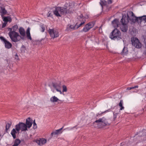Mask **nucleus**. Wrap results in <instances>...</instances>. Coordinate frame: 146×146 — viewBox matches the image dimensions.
Here are the masks:
<instances>
[{
  "mask_svg": "<svg viewBox=\"0 0 146 146\" xmlns=\"http://www.w3.org/2000/svg\"><path fill=\"white\" fill-rule=\"evenodd\" d=\"M18 28L17 25H15L11 28H8L9 31L8 35L11 41L14 42H17L21 39V36L19 33L16 32Z\"/></svg>",
  "mask_w": 146,
  "mask_h": 146,
  "instance_id": "f257e3e1",
  "label": "nucleus"
},
{
  "mask_svg": "<svg viewBox=\"0 0 146 146\" xmlns=\"http://www.w3.org/2000/svg\"><path fill=\"white\" fill-rule=\"evenodd\" d=\"M72 7L69 6L66 8L57 7L53 11L54 14L56 16L61 17L62 15L70 13L72 11Z\"/></svg>",
  "mask_w": 146,
  "mask_h": 146,
  "instance_id": "f03ea898",
  "label": "nucleus"
},
{
  "mask_svg": "<svg viewBox=\"0 0 146 146\" xmlns=\"http://www.w3.org/2000/svg\"><path fill=\"white\" fill-rule=\"evenodd\" d=\"M107 123L108 122L106 119L104 117H103L95 121L93 123V125L96 127L101 128L105 126Z\"/></svg>",
  "mask_w": 146,
  "mask_h": 146,
  "instance_id": "7ed1b4c3",
  "label": "nucleus"
},
{
  "mask_svg": "<svg viewBox=\"0 0 146 146\" xmlns=\"http://www.w3.org/2000/svg\"><path fill=\"white\" fill-rule=\"evenodd\" d=\"M110 37L114 40H119L121 39V33L117 29H115L110 33Z\"/></svg>",
  "mask_w": 146,
  "mask_h": 146,
  "instance_id": "20e7f679",
  "label": "nucleus"
},
{
  "mask_svg": "<svg viewBox=\"0 0 146 146\" xmlns=\"http://www.w3.org/2000/svg\"><path fill=\"white\" fill-rule=\"evenodd\" d=\"M61 89V86L60 84L53 83L51 87V90L53 93H55L56 90L57 92H59L61 94L64 95V94L62 93Z\"/></svg>",
  "mask_w": 146,
  "mask_h": 146,
  "instance_id": "39448f33",
  "label": "nucleus"
},
{
  "mask_svg": "<svg viewBox=\"0 0 146 146\" xmlns=\"http://www.w3.org/2000/svg\"><path fill=\"white\" fill-rule=\"evenodd\" d=\"M86 21L85 17H84L81 14L77 17V23H76L77 28H78L84 24Z\"/></svg>",
  "mask_w": 146,
  "mask_h": 146,
  "instance_id": "423d86ee",
  "label": "nucleus"
},
{
  "mask_svg": "<svg viewBox=\"0 0 146 146\" xmlns=\"http://www.w3.org/2000/svg\"><path fill=\"white\" fill-rule=\"evenodd\" d=\"M86 43L91 44L95 45L99 43V40L98 38L96 37L94 35H92L88 37Z\"/></svg>",
  "mask_w": 146,
  "mask_h": 146,
  "instance_id": "0eeeda50",
  "label": "nucleus"
},
{
  "mask_svg": "<svg viewBox=\"0 0 146 146\" xmlns=\"http://www.w3.org/2000/svg\"><path fill=\"white\" fill-rule=\"evenodd\" d=\"M16 129L18 131H19L20 130L21 131L27 130V128L26 125L24 123L20 122L15 125Z\"/></svg>",
  "mask_w": 146,
  "mask_h": 146,
  "instance_id": "6e6552de",
  "label": "nucleus"
},
{
  "mask_svg": "<svg viewBox=\"0 0 146 146\" xmlns=\"http://www.w3.org/2000/svg\"><path fill=\"white\" fill-rule=\"evenodd\" d=\"M127 14L128 17L131 23H135L136 22L137 23L138 17H136L133 12L131 11H129L127 12Z\"/></svg>",
  "mask_w": 146,
  "mask_h": 146,
  "instance_id": "1a4fd4ad",
  "label": "nucleus"
},
{
  "mask_svg": "<svg viewBox=\"0 0 146 146\" xmlns=\"http://www.w3.org/2000/svg\"><path fill=\"white\" fill-rule=\"evenodd\" d=\"M132 45L137 48H141L142 46L141 43L136 38L133 37L131 39Z\"/></svg>",
  "mask_w": 146,
  "mask_h": 146,
  "instance_id": "9d476101",
  "label": "nucleus"
},
{
  "mask_svg": "<svg viewBox=\"0 0 146 146\" xmlns=\"http://www.w3.org/2000/svg\"><path fill=\"white\" fill-rule=\"evenodd\" d=\"M48 32L51 37L53 38H56L59 36L58 31L56 29H49Z\"/></svg>",
  "mask_w": 146,
  "mask_h": 146,
  "instance_id": "9b49d317",
  "label": "nucleus"
},
{
  "mask_svg": "<svg viewBox=\"0 0 146 146\" xmlns=\"http://www.w3.org/2000/svg\"><path fill=\"white\" fill-rule=\"evenodd\" d=\"M94 25V24L93 23H89L84 27L83 29V31L84 32H87L92 28Z\"/></svg>",
  "mask_w": 146,
  "mask_h": 146,
  "instance_id": "f8f14e48",
  "label": "nucleus"
},
{
  "mask_svg": "<svg viewBox=\"0 0 146 146\" xmlns=\"http://www.w3.org/2000/svg\"><path fill=\"white\" fill-rule=\"evenodd\" d=\"M129 19L127 14L126 15H123L122 18L121 20V24L128 25L129 22Z\"/></svg>",
  "mask_w": 146,
  "mask_h": 146,
  "instance_id": "ddd939ff",
  "label": "nucleus"
},
{
  "mask_svg": "<svg viewBox=\"0 0 146 146\" xmlns=\"http://www.w3.org/2000/svg\"><path fill=\"white\" fill-rule=\"evenodd\" d=\"M77 26L76 24L75 25H74L68 24L67 25L66 30L67 31H71L77 29Z\"/></svg>",
  "mask_w": 146,
  "mask_h": 146,
  "instance_id": "4468645a",
  "label": "nucleus"
},
{
  "mask_svg": "<svg viewBox=\"0 0 146 146\" xmlns=\"http://www.w3.org/2000/svg\"><path fill=\"white\" fill-rule=\"evenodd\" d=\"M46 142V139L44 138L40 139L36 141V142L40 145H42L45 144Z\"/></svg>",
  "mask_w": 146,
  "mask_h": 146,
  "instance_id": "2eb2a0df",
  "label": "nucleus"
},
{
  "mask_svg": "<svg viewBox=\"0 0 146 146\" xmlns=\"http://www.w3.org/2000/svg\"><path fill=\"white\" fill-rule=\"evenodd\" d=\"M111 24L112 26L115 29H116V28L117 27H120V25L119 24V20L117 19H115L112 21Z\"/></svg>",
  "mask_w": 146,
  "mask_h": 146,
  "instance_id": "dca6fc26",
  "label": "nucleus"
},
{
  "mask_svg": "<svg viewBox=\"0 0 146 146\" xmlns=\"http://www.w3.org/2000/svg\"><path fill=\"white\" fill-rule=\"evenodd\" d=\"M33 121L32 119L30 117H28L26 119L25 124L27 128H29L31 127L33 123Z\"/></svg>",
  "mask_w": 146,
  "mask_h": 146,
  "instance_id": "f3484780",
  "label": "nucleus"
},
{
  "mask_svg": "<svg viewBox=\"0 0 146 146\" xmlns=\"http://www.w3.org/2000/svg\"><path fill=\"white\" fill-rule=\"evenodd\" d=\"M19 32L20 35V36H21V39H23V37L25 35V32L24 29L22 27H20L19 29Z\"/></svg>",
  "mask_w": 146,
  "mask_h": 146,
  "instance_id": "a211bd4d",
  "label": "nucleus"
},
{
  "mask_svg": "<svg viewBox=\"0 0 146 146\" xmlns=\"http://www.w3.org/2000/svg\"><path fill=\"white\" fill-rule=\"evenodd\" d=\"M120 28L123 32H126L128 28V25L121 24L120 26Z\"/></svg>",
  "mask_w": 146,
  "mask_h": 146,
  "instance_id": "6ab92c4d",
  "label": "nucleus"
},
{
  "mask_svg": "<svg viewBox=\"0 0 146 146\" xmlns=\"http://www.w3.org/2000/svg\"><path fill=\"white\" fill-rule=\"evenodd\" d=\"M142 22L145 23L146 22V15H143L138 17L137 23H141Z\"/></svg>",
  "mask_w": 146,
  "mask_h": 146,
  "instance_id": "aec40b11",
  "label": "nucleus"
},
{
  "mask_svg": "<svg viewBox=\"0 0 146 146\" xmlns=\"http://www.w3.org/2000/svg\"><path fill=\"white\" fill-rule=\"evenodd\" d=\"M7 13V11L3 7L2 5L0 3V15L2 16L3 15L6 14Z\"/></svg>",
  "mask_w": 146,
  "mask_h": 146,
  "instance_id": "412c9836",
  "label": "nucleus"
},
{
  "mask_svg": "<svg viewBox=\"0 0 146 146\" xmlns=\"http://www.w3.org/2000/svg\"><path fill=\"white\" fill-rule=\"evenodd\" d=\"M19 131H18L15 129H13L11 131V134L14 139L16 138V135L17 134H19Z\"/></svg>",
  "mask_w": 146,
  "mask_h": 146,
  "instance_id": "4be33fe9",
  "label": "nucleus"
},
{
  "mask_svg": "<svg viewBox=\"0 0 146 146\" xmlns=\"http://www.w3.org/2000/svg\"><path fill=\"white\" fill-rule=\"evenodd\" d=\"M50 101L51 103H55L57 102L58 101H60V100L55 96H52L50 99Z\"/></svg>",
  "mask_w": 146,
  "mask_h": 146,
  "instance_id": "5701e85b",
  "label": "nucleus"
},
{
  "mask_svg": "<svg viewBox=\"0 0 146 146\" xmlns=\"http://www.w3.org/2000/svg\"><path fill=\"white\" fill-rule=\"evenodd\" d=\"M63 127H62L59 129L55 130L54 131L52 132L51 133L52 136L53 135H58L62 133V132L61 131Z\"/></svg>",
  "mask_w": 146,
  "mask_h": 146,
  "instance_id": "b1692460",
  "label": "nucleus"
},
{
  "mask_svg": "<svg viewBox=\"0 0 146 146\" xmlns=\"http://www.w3.org/2000/svg\"><path fill=\"white\" fill-rule=\"evenodd\" d=\"M30 28L28 27L26 31L27 36L28 39H29L30 40H32V38L30 33Z\"/></svg>",
  "mask_w": 146,
  "mask_h": 146,
  "instance_id": "393cba45",
  "label": "nucleus"
},
{
  "mask_svg": "<svg viewBox=\"0 0 146 146\" xmlns=\"http://www.w3.org/2000/svg\"><path fill=\"white\" fill-rule=\"evenodd\" d=\"M4 43L5 44V47L6 48L9 49L11 48L12 45L11 43L7 41L4 42Z\"/></svg>",
  "mask_w": 146,
  "mask_h": 146,
  "instance_id": "a878e982",
  "label": "nucleus"
},
{
  "mask_svg": "<svg viewBox=\"0 0 146 146\" xmlns=\"http://www.w3.org/2000/svg\"><path fill=\"white\" fill-rule=\"evenodd\" d=\"M11 20L12 19L9 16L4 17L3 18V21L4 22H7V23L8 22H11Z\"/></svg>",
  "mask_w": 146,
  "mask_h": 146,
  "instance_id": "bb28decb",
  "label": "nucleus"
},
{
  "mask_svg": "<svg viewBox=\"0 0 146 146\" xmlns=\"http://www.w3.org/2000/svg\"><path fill=\"white\" fill-rule=\"evenodd\" d=\"M123 102L122 100H121L119 104V106L120 107V110H122L124 109V107L123 106Z\"/></svg>",
  "mask_w": 146,
  "mask_h": 146,
  "instance_id": "cd10ccee",
  "label": "nucleus"
},
{
  "mask_svg": "<svg viewBox=\"0 0 146 146\" xmlns=\"http://www.w3.org/2000/svg\"><path fill=\"white\" fill-rule=\"evenodd\" d=\"M127 53L128 50L127 49V48L124 47L123 50L122 52H121V54L123 55H125L127 54Z\"/></svg>",
  "mask_w": 146,
  "mask_h": 146,
  "instance_id": "c85d7f7f",
  "label": "nucleus"
},
{
  "mask_svg": "<svg viewBox=\"0 0 146 146\" xmlns=\"http://www.w3.org/2000/svg\"><path fill=\"white\" fill-rule=\"evenodd\" d=\"M21 143L20 140L19 139H16L15 140L14 145L16 146H18V145L20 144Z\"/></svg>",
  "mask_w": 146,
  "mask_h": 146,
  "instance_id": "c756f323",
  "label": "nucleus"
},
{
  "mask_svg": "<svg viewBox=\"0 0 146 146\" xmlns=\"http://www.w3.org/2000/svg\"><path fill=\"white\" fill-rule=\"evenodd\" d=\"M100 4L102 7V9L103 8V6L106 5V2L105 0H100Z\"/></svg>",
  "mask_w": 146,
  "mask_h": 146,
  "instance_id": "7c9ffc66",
  "label": "nucleus"
},
{
  "mask_svg": "<svg viewBox=\"0 0 146 146\" xmlns=\"http://www.w3.org/2000/svg\"><path fill=\"white\" fill-rule=\"evenodd\" d=\"M63 90L62 92V93H63L64 92H66L67 91V89L66 87L64 85H63L62 86Z\"/></svg>",
  "mask_w": 146,
  "mask_h": 146,
  "instance_id": "2f4dec72",
  "label": "nucleus"
},
{
  "mask_svg": "<svg viewBox=\"0 0 146 146\" xmlns=\"http://www.w3.org/2000/svg\"><path fill=\"white\" fill-rule=\"evenodd\" d=\"M33 128L34 129H36L37 128V125L36 124L35 120H34L33 121Z\"/></svg>",
  "mask_w": 146,
  "mask_h": 146,
  "instance_id": "473e14b6",
  "label": "nucleus"
},
{
  "mask_svg": "<svg viewBox=\"0 0 146 146\" xmlns=\"http://www.w3.org/2000/svg\"><path fill=\"white\" fill-rule=\"evenodd\" d=\"M40 27L41 28V31L43 32L45 30V27L44 25H40Z\"/></svg>",
  "mask_w": 146,
  "mask_h": 146,
  "instance_id": "72a5a7b5",
  "label": "nucleus"
},
{
  "mask_svg": "<svg viewBox=\"0 0 146 146\" xmlns=\"http://www.w3.org/2000/svg\"><path fill=\"white\" fill-rule=\"evenodd\" d=\"M11 125L10 124L8 123H7L6 124V128L7 130L10 127Z\"/></svg>",
  "mask_w": 146,
  "mask_h": 146,
  "instance_id": "f704fd0d",
  "label": "nucleus"
},
{
  "mask_svg": "<svg viewBox=\"0 0 146 146\" xmlns=\"http://www.w3.org/2000/svg\"><path fill=\"white\" fill-rule=\"evenodd\" d=\"M0 39L4 43L7 40L3 36H1L0 37Z\"/></svg>",
  "mask_w": 146,
  "mask_h": 146,
  "instance_id": "c9c22d12",
  "label": "nucleus"
},
{
  "mask_svg": "<svg viewBox=\"0 0 146 146\" xmlns=\"http://www.w3.org/2000/svg\"><path fill=\"white\" fill-rule=\"evenodd\" d=\"M138 86H135L134 87H130V88H127V90H130L132 89L138 88Z\"/></svg>",
  "mask_w": 146,
  "mask_h": 146,
  "instance_id": "e433bc0d",
  "label": "nucleus"
},
{
  "mask_svg": "<svg viewBox=\"0 0 146 146\" xmlns=\"http://www.w3.org/2000/svg\"><path fill=\"white\" fill-rule=\"evenodd\" d=\"M76 126H74L73 127H68L66 128L67 129H68L69 130H73L74 128H76V129H77V128H76Z\"/></svg>",
  "mask_w": 146,
  "mask_h": 146,
  "instance_id": "4c0bfd02",
  "label": "nucleus"
},
{
  "mask_svg": "<svg viewBox=\"0 0 146 146\" xmlns=\"http://www.w3.org/2000/svg\"><path fill=\"white\" fill-rule=\"evenodd\" d=\"M7 23V22H4V23H3V24L2 25V28H4L5 27V26H6Z\"/></svg>",
  "mask_w": 146,
  "mask_h": 146,
  "instance_id": "58836bf2",
  "label": "nucleus"
},
{
  "mask_svg": "<svg viewBox=\"0 0 146 146\" xmlns=\"http://www.w3.org/2000/svg\"><path fill=\"white\" fill-rule=\"evenodd\" d=\"M51 12L49 11L48 12V17H50L51 16Z\"/></svg>",
  "mask_w": 146,
  "mask_h": 146,
  "instance_id": "ea45409f",
  "label": "nucleus"
},
{
  "mask_svg": "<svg viewBox=\"0 0 146 146\" xmlns=\"http://www.w3.org/2000/svg\"><path fill=\"white\" fill-rule=\"evenodd\" d=\"M112 3L111 0H108V4H111Z\"/></svg>",
  "mask_w": 146,
  "mask_h": 146,
  "instance_id": "a19ab883",
  "label": "nucleus"
},
{
  "mask_svg": "<svg viewBox=\"0 0 146 146\" xmlns=\"http://www.w3.org/2000/svg\"><path fill=\"white\" fill-rule=\"evenodd\" d=\"M144 140H146V134L144 135Z\"/></svg>",
  "mask_w": 146,
  "mask_h": 146,
  "instance_id": "79ce46f5",
  "label": "nucleus"
},
{
  "mask_svg": "<svg viewBox=\"0 0 146 146\" xmlns=\"http://www.w3.org/2000/svg\"><path fill=\"white\" fill-rule=\"evenodd\" d=\"M143 54L145 55H146V52H143Z\"/></svg>",
  "mask_w": 146,
  "mask_h": 146,
  "instance_id": "37998d69",
  "label": "nucleus"
},
{
  "mask_svg": "<svg viewBox=\"0 0 146 146\" xmlns=\"http://www.w3.org/2000/svg\"><path fill=\"white\" fill-rule=\"evenodd\" d=\"M107 111H108V110H107V111H105L103 113H106V112Z\"/></svg>",
  "mask_w": 146,
  "mask_h": 146,
  "instance_id": "c03bdc74",
  "label": "nucleus"
},
{
  "mask_svg": "<svg viewBox=\"0 0 146 146\" xmlns=\"http://www.w3.org/2000/svg\"><path fill=\"white\" fill-rule=\"evenodd\" d=\"M145 48H146V42H145Z\"/></svg>",
  "mask_w": 146,
  "mask_h": 146,
  "instance_id": "a18cd8bd",
  "label": "nucleus"
},
{
  "mask_svg": "<svg viewBox=\"0 0 146 146\" xmlns=\"http://www.w3.org/2000/svg\"><path fill=\"white\" fill-rule=\"evenodd\" d=\"M17 56H17V55H15V57H17Z\"/></svg>",
  "mask_w": 146,
  "mask_h": 146,
  "instance_id": "49530a36",
  "label": "nucleus"
},
{
  "mask_svg": "<svg viewBox=\"0 0 146 146\" xmlns=\"http://www.w3.org/2000/svg\"><path fill=\"white\" fill-rule=\"evenodd\" d=\"M12 146H16V145L14 144Z\"/></svg>",
  "mask_w": 146,
  "mask_h": 146,
  "instance_id": "de8ad7c7",
  "label": "nucleus"
},
{
  "mask_svg": "<svg viewBox=\"0 0 146 146\" xmlns=\"http://www.w3.org/2000/svg\"><path fill=\"white\" fill-rule=\"evenodd\" d=\"M143 133L142 132H140V134H141V133Z\"/></svg>",
  "mask_w": 146,
  "mask_h": 146,
  "instance_id": "09e8293b",
  "label": "nucleus"
},
{
  "mask_svg": "<svg viewBox=\"0 0 146 146\" xmlns=\"http://www.w3.org/2000/svg\"><path fill=\"white\" fill-rule=\"evenodd\" d=\"M100 29H101V27H100Z\"/></svg>",
  "mask_w": 146,
  "mask_h": 146,
  "instance_id": "8fccbe9b",
  "label": "nucleus"
}]
</instances>
